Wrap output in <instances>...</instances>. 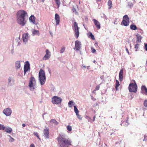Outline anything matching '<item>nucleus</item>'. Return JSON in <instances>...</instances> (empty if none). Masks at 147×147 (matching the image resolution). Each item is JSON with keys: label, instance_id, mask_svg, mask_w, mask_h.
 Masks as SVG:
<instances>
[{"label": "nucleus", "instance_id": "obj_1", "mask_svg": "<svg viewBox=\"0 0 147 147\" xmlns=\"http://www.w3.org/2000/svg\"><path fill=\"white\" fill-rule=\"evenodd\" d=\"M16 15L18 23L21 26H24L26 23V17L28 16L27 12L23 10H20L17 12Z\"/></svg>", "mask_w": 147, "mask_h": 147}, {"label": "nucleus", "instance_id": "obj_2", "mask_svg": "<svg viewBox=\"0 0 147 147\" xmlns=\"http://www.w3.org/2000/svg\"><path fill=\"white\" fill-rule=\"evenodd\" d=\"M58 144L60 147H68L71 145V141L70 140L65 138V135L61 133L57 138Z\"/></svg>", "mask_w": 147, "mask_h": 147}, {"label": "nucleus", "instance_id": "obj_3", "mask_svg": "<svg viewBox=\"0 0 147 147\" xmlns=\"http://www.w3.org/2000/svg\"><path fill=\"white\" fill-rule=\"evenodd\" d=\"M39 77L41 85L44 84L46 81V77L45 72L42 69H40L39 71Z\"/></svg>", "mask_w": 147, "mask_h": 147}, {"label": "nucleus", "instance_id": "obj_4", "mask_svg": "<svg viewBox=\"0 0 147 147\" xmlns=\"http://www.w3.org/2000/svg\"><path fill=\"white\" fill-rule=\"evenodd\" d=\"M36 82L34 78L33 77L31 76L30 78L28 85L31 91H33L34 89L36 87Z\"/></svg>", "mask_w": 147, "mask_h": 147}, {"label": "nucleus", "instance_id": "obj_5", "mask_svg": "<svg viewBox=\"0 0 147 147\" xmlns=\"http://www.w3.org/2000/svg\"><path fill=\"white\" fill-rule=\"evenodd\" d=\"M134 83H131L130 84L128 88L129 91L130 92H136L137 91V85L134 80Z\"/></svg>", "mask_w": 147, "mask_h": 147}, {"label": "nucleus", "instance_id": "obj_6", "mask_svg": "<svg viewBox=\"0 0 147 147\" xmlns=\"http://www.w3.org/2000/svg\"><path fill=\"white\" fill-rule=\"evenodd\" d=\"M74 27L73 29L75 32V36L76 38H77L79 35V30L80 28L78 27V24L76 22H74Z\"/></svg>", "mask_w": 147, "mask_h": 147}, {"label": "nucleus", "instance_id": "obj_7", "mask_svg": "<svg viewBox=\"0 0 147 147\" xmlns=\"http://www.w3.org/2000/svg\"><path fill=\"white\" fill-rule=\"evenodd\" d=\"M62 98L57 96H55L52 98V102L54 104H57L61 103Z\"/></svg>", "mask_w": 147, "mask_h": 147}, {"label": "nucleus", "instance_id": "obj_8", "mask_svg": "<svg viewBox=\"0 0 147 147\" xmlns=\"http://www.w3.org/2000/svg\"><path fill=\"white\" fill-rule=\"evenodd\" d=\"M129 19L127 15H125L123 18V20L121 22V24H123V25L125 26H127L129 25Z\"/></svg>", "mask_w": 147, "mask_h": 147}, {"label": "nucleus", "instance_id": "obj_9", "mask_svg": "<svg viewBox=\"0 0 147 147\" xmlns=\"http://www.w3.org/2000/svg\"><path fill=\"white\" fill-rule=\"evenodd\" d=\"M30 36L28 33H24L22 35V39L24 44H26L28 42V41L29 39Z\"/></svg>", "mask_w": 147, "mask_h": 147}, {"label": "nucleus", "instance_id": "obj_10", "mask_svg": "<svg viewBox=\"0 0 147 147\" xmlns=\"http://www.w3.org/2000/svg\"><path fill=\"white\" fill-rule=\"evenodd\" d=\"M11 113V110L9 108L5 109L3 111V113L7 116H10Z\"/></svg>", "mask_w": 147, "mask_h": 147}, {"label": "nucleus", "instance_id": "obj_11", "mask_svg": "<svg viewBox=\"0 0 147 147\" xmlns=\"http://www.w3.org/2000/svg\"><path fill=\"white\" fill-rule=\"evenodd\" d=\"M49 129L48 127H46V129H45L44 131V136L45 138L46 139H49Z\"/></svg>", "mask_w": 147, "mask_h": 147}, {"label": "nucleus", "instance_id": "obj_12", "mask_svg": "<svg viewBox=\"0 0 147 147\" xmlns=\"http://www.w3.org/2000/svg\"><path fill=\"white\" fill-rule=\"evenodd\" d=\"M81 42L78 40H76L75 42V49L76 50H80L81 48Z\"/></svg>", "mask_w": 147, "mask_h": 147}, {"label": "nucleus", "instance_id": "obj_13", "mask_svg": "<svg viewBox=\"0 0 147 147\" xmlns=\"http://www.w3.org/2000/svg\"><path fill=\"white\" fill-rule=\"evenodd\" d=\"M30 70V64L28 61H27L26 64L24 65V75H25L26 73L28 70Z\"/></svg>", "mask_w": 147, "mask_h": 147}, {"label": "nucleus", "instance_id": "obj_14", "mask_svg": "<svg viewBox=\"0 0 147 147\" xmlns=\"http://www.w3.org/2000/svg\"><path fill=\"white\" fill-rule=\"evenodd\" d=\"M93 21L97 29H100V25L99 22L97 20L95 19H93Z\"/></svg>", "mask_w": 147, "mask_h": 147}, {"label": "nucleus", "instance_id": "obj_15", "mask_svg": "<svg viewBox=\"0 0 147 147\" xmlns=\"http://www.w3.org/2000/svg\"><path fill=\"white\" fill-rule=\"evenodd\" d=\"M55 19L56 23V25H58L60 22V17L58 14L56 13L55 14Z\"/></svg>", "mask_w": 147, "mask_h": 147}, {"label": "nucleus", "instance_id": "obj_16", "mask_svg": "<svg viewBox=\"0 0 147 147\" xmlns=\"http://www.w3.org/2000/svg\"><path fill=\"white\" fill-rule=\"evenodd\" d=\"M15 67L17 69H20L21 67L20 62V61H17L15 62Z\"/></svg>", "mask_w": 147, "mask_h": 147}, {"label": "nucleus", "instance_id": "obj_17", "mask_svg": "<svg viewBox=\"0 0 147 147\" xmlns=\"http://www.w3.org/2000/svg\"><path fill=\"white\" fill-rule=\"evenodd\" d=\"M123 69H121L119 74V80L120 81H122L123 79Z\"/></svg>", "mask_w": 147, "mask_h": 147}, {"label": "nucleus", "instance_id": "obj_18", "mask_svg": "<svg viewBox=\"0 0 147 147\" xmlns=\"http://www.w3.org/2000/svg\"><path fill=\"white\" fill-rule=\"evenodd\" d=\"M35 17L33 15H32L29 18V20L30 22H32L33 24L36 25L37 23H36L35 21Z\"/></svg>", "mask_w": 147, "mask_h": 147}, {"label": "nucleus", "instance_id": "obj_19", "mask_svg": "<svg viewBox=\"0 0 147 147\" xmlns=\"http://www.w3.org/2000/svg\"><path fill=\"white\" fill-rule=\"evenodd\" d=\"M32 34L33 36L35 35L38 36L40 35V32L38 30H34L32 32Z\"/></svg>", "mask_w": 147, "mask_h": 147}, {"label": "nucleus", "instance_id": "obj_20", "mask_svg": "<svg viewBox=\"0 0 147 147\" xmlns=\"http://www.w3.org/2000/svg\"><path fill=\"white\" fill-rule=\"evenodd\" d=\"M136 36L137 38V41L139 42H141V39L142 38V37L139 34H136Z\"/></svg>", "mask_w": 147, "mask_h": 147}, {"label": "nucleus", "instance_id": "obj_21", "mask_svg": "<svg viewBox=\"0 0 147 147\" xmlns=\"http://www.w3.org/2000/svg\"><path fill=\"white\" fill-rule=\"evenodd\" d=\"M141 90L143 91H144L145 94L147 95V88L145 86H142Z\"/></svg>", "mask_w": 147, "mask_h": 147}, {"label": "nucleus", "instance_id": "obj_22", "mask_svg": "<svg viewBox=\"0 0 147 147\" xmlns=\"http://www.w3.org/2000/svg\"><path fill=\"white\" fill-rule=\"evenodd\" d=\"M4 130H5V131L6 132L9 133H10L12 131V129L10 127L6 128L5 127V129Z\"/></svg>", "mask_w": 147, "mask_h": 147}, {"label": "nucleus", "instance_id": "obj_23", "mask_svg": "<svg viewBox=\"0 0 147 147\" xmlns=\"http://www.w3.org/2000/svg\"><path fill=\"white\" fill-rule=\"evenodd\" d=\"M108 5L109 6L108 9H111L112 7V1L111 0H109L108 2Z\"/></svg>", "mask_w": 147, "mask_h": 147}, {"label": "nucleus", "instance_id": "obj_24", "mask_svg": "<svg viewBox=\"0 0 147 147\" xmlns=\"http://www.w3.org/2000/svg\"><path fill=\"white\" fill-rule=\"evenodd\" d=\"M50 123H53L55 125H57L59 124V122L57 121L55 119H52L51 120Z\"/></svg>", "mask_w": 147, "mask_h": 147}, {"label": "nucleus", "instance_id": "obj_25", "mask_svg": "<svg viewBox=\"0 0 147 147\" xmlns=\"http://www.w3.org/2000/svg\"><path fill=\"white\" fill-rule=\"evenodd\" d=\"M75 104L74 102L72 100L69 101L68 103V105L69 107L71 108L72 107V105H74Z\"/></svg>", "mask_w": 147, "mask_h": 147}, {"label": "nucleus", "instance_id": "obj_26", "mask_svg": "<svg viewBox=\"0 0 147 147\" xmlns=\"http://www.w3.org/2000/svg\"><path fill=\"white\" fill-rule=\"evenodd\" d=\"M50 55L49 54H46L43 57V59L46 60L48 59L50 57Z\"/></svg>", "mask_w": 147, "mask_h": 147}, {"label": "nucleus", "instance_id": "obj_27", "mask_svg": "<svg viewBox=\"0 0 147 147\" xmlns=\"http://www.w3.org/2000/svg\"><path fill=\"white\" fill-rule=\"evenodd\" d=\"M130 28L132 30H135L137 29L136 26L134 24L131 25H130Z\"/></svg>", "mask_w": 147, "mask_h": 147}, {"label": "nucleus", "instance_id": "obj_28", "mask_svg": "<svg viewBox=\"0 0 147 147\" xmlns=\"http://www.w3.org/2000/svg\"><path fill=\"white\" fill-rule=\"evenodd\" d=\"M139 44H136L135 45V51H137L138 49H139Z\"/></svg>", "mask_w": 147, "mask_h": 147}, {"label": "nucleus", "instance_id": "obj_29", "mask_svg": "<svg viewBox=\"0 0 147 147\" xmlns=\"http://www.w3.org/2000/svg\"><path fill=\"white\" fill-rule=\"evenodd\" d=\"M56 3V4L58 6V8H59L61 4L60 0H55Z\"/></svg>", "mask_w": 147, "mask_h": 147}, {"label": "nucleus", "instance_id": "obj_30", "mask_svg": "<svg viewBox=\"0 0 147 147\" xmlns=\"http://www.w3.org/2000/svg\"><path fill=\"white\" fill-rule=\"evenodd\" d=\"M89 36H90L92 40H94L95 39L94 36L92 34V33L91 32H90L89 33Z\"/></svg>", "mask_w": 147, "mask_h": 147}, {"label": "nucleus", "instance_id": "obj_31", "mask_svg": "<svg viewBox=\"0 0 147 147\" xmlns=\"http://www.w3.org/2000/svg\"><path fill=\"white\" fill-rule=\"evenodd\" d=\"M119 81L117 80H116V86H115V88L116 89H117V88L119 87Z\"/></svg>", "mask_w": 147, "mask_h": 147}, {"label": "nucleus", "instance_id": "obj_32", "mask_svg": "<svg viewBox=\"0 0 147 147\" xmlns=\"http://www.w3.org/2000/svg\"><path fill=\"white\" fill-rule=\"evenodd\" d=\"M5 129V126L3 125L0 124V130H4Z\"/></svg>", "mask_w": 147, "mask_h": 147}, {"label": "nucleus", "instance_id": "obj_33", "mask_svg": "<svg viewBox=\"0 0 147 147\" xmlns=\"http://www.w3.org/2000/svg\"><path fill=\"white\" fill-rule=\"evenodd\" d=\"M74 112L76 113V114H77V113H79V111L78 110L77 108L76 107V106H74Z\"/></svg>", "mask_w": 147, "mask_h": 147}, {"label": "nucleus", "instance_id": "obj_34", "mask_svg": "<svg viewBox=\"0 0 147 147\" xmlns=\"http://www.w3.org/2000/svg\"><path fill=\"white\" fill-rule=\"evenodd\" d=\"M65 50V48L64 47H62L60 50V52L61 53H62L64 52Z\"/></svg>", "mask_w": 147, "mask_h": 147}, {"label": "nucleus", "instance_id": "obj_35", "mask_svg": "<svg viewBox=\"0 0 147 147\" xmlns=\"http://www.w3.org/2000/svg\"><path fill=\"white\" fill-rule=\"evenodd\" d=\"M143 105L145 107H147V99L144 100V102Z\"/></svg>", "mask_w": 147, "mask_h": 147}, {"label": "nucleus", "instance_id": "obj_36", "mask_svg": "<svg viewBox=\"0 0 147 147\" xmlns=\"http://www.w3.org/2000/svg\"><path fill=\"white\" fill-rule=\"evenodd\" d=\"M101 17L104 18L106 20H107L108 19L107 17L104 13H103Z\"/></svg>", "mask_w": 147, "mask_h": 147}, {"label": "nucleus", "instance_id": "obj_37", "mask_svg": "<svg viewBox=\"0 0 147 147\" xmlns=\"http://www.w3.org/2000/svg\"><path fill=\"white\" fill-rule=\"evenodd\" d=\"M8 84H10V82L13 81V80L12 79V78L11 77H9L8 78Z\"/></svg>", "mask_w": 147, "mask_h": 147}, {"label": "nucleus", "instance_id": "obj_38", "mask_svg": "<svg viewBox=\"0 0 147 147\" xmlns=\"http://www.w3.org/2000/svg\"><path fill=\"white\" fill-rule=\"evenodd\" d=\"M67 129L69 131H71L72 130V128L71 127V126L69 125H68L67 126Z\"/></svg>", "mask_w": 147, "mask_h": 147}, {"label": "nucleus", "instance_id": "obj_39", "mask_svg": "<svg viewBox=\"0 0 147 147\" xmlns=\"http://www.w3.org/2000/svg\"><path fill=\"white\" fill-rule=\"evenodd\" d=\"M8 136L11 138L10 140H9V142H13L14 140V139L13 138L11 137V136H10L9 135Z\"/></svg>", "mask_w": 147, "mask_h": 147}, {"label": "nucleus", "instance_id": "obj_40", "mask_svg": "<svg viewBox=\"0 0 147 147\" xmlns=\"http://www.w3.org/2000/svg\"><path fill=\"white\" fill-rule=\"evenodd\" d=\"M128 5L130 7H131L133 5L132 3L131 2H129L128 3Z\"/></svg>", "mask_w": 147, "mask_h": 147}, {"label": "nucleus", "instance_id": "obj_41", "mask_svg": "<svg viewBox=\"0 0 147 147\" xmlns=\"http://www.w3.org/2000/svg\"><path fill=\"white\" fill-rule=\"evenodd\" d=\"M34 135L36 136L39 139H40V138H39V136L38 135V133L37 132H35L34 133Z\"/></svg>", "mask_w": 147, "mask_h": 147}, {"label": "nucleus", "instance_id": "obj_42", "mask_svg": "<svg viewBox=\"0 0 147 147\" xmlns=\"http://www.w3.org/2000/svg\"><path fill=\"white\" fill-rule=\"evenodd\" d=\"M144 49L146 51H147V43H144Z\"/></svg>", "mask_w": 147, "mask_h": 147}, {"label": "nucleus", "instance_id": "obj_43", "mask_svg": "<svg viewBox=\"0 0 147 147\" xmlns=\"http://www.w3.org/2000/svg\"><path fill=\"white\" fill-rule=\"evenodd\" d=\"M91 49L92 50V53H94L96 52V50L95 49H94L93 47H92Z\"/></svg>", "mask_w": 147, "mask_h": 147}, {"label": "nucleus", "instance_id": "obj_44", "mask_svg": "<svg viewBox=\"0 0 147 147\" xmlns=\"http://www.w3.org/2000/svg\"><path fill=\"white\" fill-rule=\"evenodd\" d=\"M77 117L80 119H82V117L80 115H78V116H77Z\"/></svg>", "mask_w": 147, "mask_h": 147}, {"label": "nucleus", "instance_id": "obj_45", "mask_svg": "<svg viewBox=\"0 0 147 147\" xmlns=\"http://www.w3.org/2000/svg\"><path fill=\"white\" fill-rule=\"evenodd\" d=\"M100 87L99 86H96V88H95V90H98L99 89Z\"/></svg>", "mask_w": 147, "mask_h": 147}, {"label": "nucleus", "instance_id": "obj_46", "mask_svg": "<svg viewBox=\"0 0 147 147\" xmlns=\"http://www.w3.org/2000/svg\"><path fill=\"white\" fill-rule=\"evenodd\" d=\"M46 54H49L50 52L48 49H46Z\"/></svg>", "mask_w": 147, "mask_h": 147}, {"label": "nucleus", "instance_id": "obj_47", "mask_svg": "<svg viewBox=\"0 0 147 147\" xmlns=\"http://www.w3.org/2000/svg\"><path fill=\"white\" fill-rule=\"evenodd\" d=\"M13 81H12L11 82H10V84H8L9 86H12V85L13 84Z\"/></svg>", "mask_w": 147, "mask_h": 147}, {"label": "nucleus", "instance_id": "obj_48", "mask_svg": "<svg viewBox=\"0 0 147 147\" xmlns=\"http://www.w3.org/2000/svg\"><path fill=\"white\" fill-rule=\"evenodd\" d=\"M125 50L126 51H127V52L128 53V55H130V53H129V51L127 49V48H125Z\"/></svg>", "mask_w": 147, "mask_h": 147}, {"label": "nucleus", "instance_id": "obj_49", "mask_svg": "<svg viewBox=\"0 0 147 147\" xmlns=\"http://www.w3.org/2000/svg\"><path fill=\"white\" fill-rule=\"evenodd\" d=\"M30 147H35V146L33 144H31L30 145Z\"/></svg>", "mask_w": 147, "mask_h": 147}, {"label": "nucleus", "instance_id": "obj_50", "mask_svg": "<svg viewBox=\"0 0 147 147\" xmlns=\"http://www.w3.org/2000/svg\"><path fill=\"white\" fill-rule=\"evenodd\" d=\"M92 99L94 101L96 100V99L92 96Z\"/></svg>", "mask_w": 147, "mask_h": 147}, {"label": "nucleus", "instance_id": "obj_51", "mask_svg": "<svg viewBox=\"0 0 147 147\" xmlns=\"http://www.w3.org/2000/svg\"><path fill=\"white\" fill-rule=\"evenodd\" d=\"M81 67H82V68L83 67V68H86V66H85L84 64H82Z\"/></svg>", "mask_w": 147, "mask_h": 147}, {"label": "nucleus", "instance_id": "obj_52", "mask_svg": "<svg viewBox=\"0 0 147 147\" xmlns=\"http://www.w3.org/2000/svg\"><path fill=\"white\" fill-rule=\"evenodd\" d=\"M14 51H13V49H12L11 50V53L12 54H13V53H14Z\"/></svg>", "mask_w": 147, "mask_h": 147}, {"label": "nucleus", "instance_id": "obj_53", "mask_svg": "<svg viewBox=\"0 0 147 147\" xmlns=\"http://www.w3.org/2000/svg\"><path fill=\"white\" fill-rule=\"evenodd\" d=\"M22 126L23 127H25L26 126L25 124L24 123H23L22 124Z\"/></svg>", "mask_w": 147, "mask_h": 147}, {"label": "nucleus", "instance_id": "obj_54", "mask_svg": "<svg viewBox=\"0 0 147 147\" xmlns=\"http://www.w3.org/2000/svg\"><path fill=\"white\" fill-rule=\"evenodd\" d=\"M116 18L115 19V22H114V24H117V23H116Z\"/></svg>", "mask_w": 147, "mask_h": 147}, {"label": "nucleus", "instance_id": "obj_55", "mask_svg": "<svg viewBox=\"0 0 147 147\" xmlns=\"http://www.w3.org/2000/svg\"><path fill=\"white\" fill-rule=\"evenodd\" d=\"M85 20L86 21H88V18L87 17H86L85 18Z\"/></svg>", "mask_w": 147, "mask_h": 147}, {"label": "nucleus", "instance_id": "obj_56", "mask_svg": "<svg viewBox=\"0 0 147 147\" xmlns=\"http://www.w3.org/2000/svg\"><path fill=\"white\" fill-rule=\"evenodd\" d=\"M101 0H96V1L97 2H100Z\"/></svg>", "mask_w": 147, "mask_h": 147}, {"label": "nucleus", "instance_id": "obj_57", "mask_svg": "<svg viewBox=\"0 0 147 147\" xmlns=\"http://www.w3.org/2000/svg\"><path fill=\"white\" fill-rule=\"evenodd\" d=\"M21 44L20 42H19L18 45V46H20Z\"/></svg>", "mask_w": 147, "mask_h": 147}, {"label": "nucleus", "instance_id": "obj_58", "mask_svg": "<svg viewBox=\"0 0 147 147\" xmlns=\"http://www.w3.org/2000/svg\"><path fill=\"white\" fill-rule=\"evenodd\" d=\"M79 113H77V114H76V115L77 116H78V115H80L79 114Z\"/></svg>", "mask_w": 147, "mask_h": 147}, {"label": "nucleus", "instance_id": "obj_59", "mask_svg": "<svg viewBox=\"0 0 147 147\" xmlns=\"http://www.w3.org/2000/svg\"><path fill=\"white\" fill-rule=\"evenodd\" d=\"M95 116H94V117H93V121H94L95 120Z\"/></svg>", "mask_w": 147, "mask_h": 147}, {"label": "nucleus", "instance_id": "obj_60", "mask_svg": "<svg viewBox=\"0 0 147 147\" xmlns=\"http://www.w3.org/2000/svg\"><path fill=\"white\" fill-rule=\"evenodd\" d=\"M75 11H76V9H74V8L73 9V12H74Z\"/></svg>", "mask_w": 147, "mask_h": 147}, {"label": "nucleus", "instance_id": "obj_61", "mask_svg": "<svg viewBox=\"0 0 147 147\" xmlns=\"http://www.w3.org/2000/svg\"><path fill=\"white\" fill-rule=\"evenodd\" d=\"M89 67H90V66H88L87 67V69H89Z\"/></svg>", "mask_w": 147, "mask_h": 147}, {"label": "nucleus", "instance_id": "obj_62", "mask_svg": "<svg viewBox=\"0 0 147 147\" xmlns=\"http://www.w3.org/2000/svg\"><path fill=\"white\" fill-rule=\"evenodd\" d=\"M126 123H127V124L126 125L127 126L128 125V123L127 122V121H126Z\"/></svg>", "mask_w": 147, "mask_h": 147}, {"label": "nucleus", "instance_id": "obj_63", "mask_svg": "<svg viewBox=\"0 0 147 147\" xmlns=\"http://www.w3.org/2000/svg\"><path fill=\"white\" fill-rule=\"evenodd\" d=\"M146 65L147 66V60L146 61Z\"/></svg>", "mask_w": 147, "mask_h": 147}, {"label": "nucleus", "instance_id": "obj_64", "mask_svg": "<svg viewBox=\"0 0 147 147\" xmlns=\"http://www.w3.org/2000/svg\"><path fill=\"white\" fill-rule=\"evenodd\" d=\"M96 62V61L95 60H94L93 61V62L95 63Z\"/></svg>", "mask_w": 147, "mask_h": 147}]
</instances>
